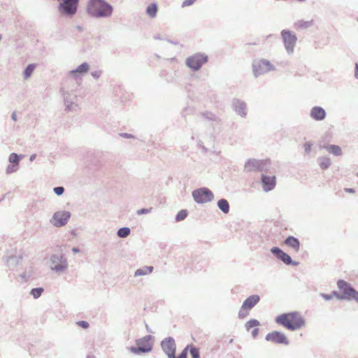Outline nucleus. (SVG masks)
<instances>
[{
	"label": "nucleus",
	"mask_w": 358,
	"mask_h": 358,
	"mask_svg": "<svg viewBox=\"0 0 358 358\" xmlns=\"http://www.w3.org/2000/svg\"><path fill=\"white\" fill-rule=\"evenodd\" d=\"M275 322L292 331L299 329L305 324L304 319L297 312L280 315L275 318Z\"/></svg>",
	"instance_id": "nucleus-1"
},
{
	"label": "nucleus",
	"mask_w": 358,
	"mask_h": 358,
	"mask_svg": "<svg viewBox=\"0 0 358 358\" xmlns=\"http://www.w3.org/2000/svg\"><path fill=\"white\" fill-rule=\"evenodd\" d=\"M87 11L92 16L103 17L111 14L112 8L102 0H91L87 5Z\"/></svg>",
	"instance_id": "nucleus-2"
},
{
	"label": "nucleus",
	"mask_w": 358,
	"mask_h": 358,
	"mask_svg": "<svg viewBox=\"0 0 358 358\" xmlns=\"http://www.w3.org/2000/svg\"><path fill=\"white\" fill-rule=\"evenodd\" d=\"M338 287L342 292L343 296H338L339 299H355L358 302V292L354 289L350 285L343 280L338 281Z\"/></svg>",
	"instance_id": "nucleus-3"
},
{
	"label": "nucleus",
	"mask_w": 358,
	"mask_h": 358,
	"mask_svg": "<svg viewBox=\"0 0 358 358\" xmlns=\"http://www.w3.org/2000/svg\"><path fill=\"white\" fill-rule=\"evenodd\" d=\"M274 69L273 65L268 60L262 59L252 63V71L256 77Z\"/></svg>",
	"instance_id": "nucleus-4"
},
{
	"label": "nucleus",
	"mask_w": 358,
	"mask_h": 358,
	"mask_svg": "<svg viewBox=\"0 0 358 358\" xmlns=\"http://www.w3.org/2000/svg\"><path fill=\"white\" fill-rule=\"evenodd\" d=\"M260 300L259 295L254 294L248 297L243 303L242 306L238 312V317L241 319L245 318L248 315L250 310H251Z\"/></svg>",
	"instance_id": "nucleus-5"
},
{
	"label": "nucleus",
	"mask_w": 358,
	"mask_h": 358,
	"mask_svg": "<svg viewBox=\"0 0 358 358\" xmlns=\"http://www.w3.org/2000/svg\"><path fill=\"white\" fill-rule=\"evenodd\" d=\"M208 61V57L203 54L197 53L186 59V64L194 71L199 70Z\"/></svg>",
	"instance_id": "nucleus-6"
},
{
	"label": "nucleus",
	"mask_w": 358,
	"mask_h": 358,
	"mask_svg": "<svg viewBox=\"0 0 358 358\" xmlns=\"http://www.w3.org/2000/svg\"><path fill=\"white\" fill-rule=\"evenodd\" d=\"M162 348L164 352L169 356V358H176V344L175 341L171 338H165L161 343ZM178 358H187L185 352H182Z\"/></svg>",
	"instance_id": "nucleus-7"
},
{
	"label": "nucleus",
	"mask_w": 358,
	"mask_h": 358,
	"mask_svg": "<svg viewBox=\"0 0 358 358\" xmlns=\"http://www.w3.org/2000/svg\"><path fill=\"white\" fill-rule=\"evenodd\" d=\"M79 0H62L59 6V10L62 14L67 15H74L78 8Z\"/></svg>",
	"instance_id": "nucleus-8"
},
{
	"label": "nucleus",
	"mask_w": 358,
	"mask_h": 358,
	"mask_svg": "<svg viewBox=\"0 0 358 358\" xmlns=\"http://www.w3.org/2000/svg\"><path fill=\"white\" fill-rule=\"evenodd\" d=\"M281 36L287 51L292 52L297 41L296 35L289 30H282L281 31Z\"/></svg>",
	"instance_id": "nucleus-9"
},
{
	"label": "nucleus",
	"mask_w": 358,
	"mask_h": 358,
	"mask_svg": "<svg viewBox=\"0 0 358 358\" xmlns=\"http://www.w3.org/2000/svg\"><path fill=\"white\" fill-rule=\"evenodd\" d=\"M194 199L197 203H206L213 199V194L211 191L207 188H201L192 192Z\"/></svg>",
	"instance_id": "nucleus-10"
},
{
	"label": "nucleus",
	"mask_w": 358,
	"mask_h": 358,
	"mask_svg": "<svg viewBox=\"0 0 358 358\" xmlns=\"http://www.w3.org/2000/svg\"><path fill=\"white\" fill-rule=\"evenodd\" d=\"M266 340L277 344L288 345L289 341L286 336L280 331H272L266 336Z\"/></svg>",
	"instance_id": "nucleus-11"
},
{
	"label": "nucleus",
	"mask_w": 358,
	"mask_h": 358,
	"mask_svg": "<svg viewBox=\"0 0 358 358\" xmlns=\"http://www.w3.org/2000/svg\"><path fill=\"white\" fill-rule=\"evenodd\" d=\"M71 214L67 211L56 212L52 220V223L56 227H62L67 223Z\"/></svg>",
	"instance_id": "nucleus-12"
},
{
	"label": "nucleus",
	"mask_w": 358,
	"mask_h": 358,
	"mask_svg": "<svg viewBox=\"0 0 358 358\" xmlns=\"http://www.w3.org/2000/svg\"><path fill=\"white\" fill-rule=\"evenodd\" d=\"M268 160L257 161L255 159H250L245 165V169L248 171H263L264 168L269 164Z\"/></svg>",
	"instance_id": "nucleus-13"
},
{
	"label": "nucleus",
	"mask_w": 358,
	"mask_h": 358,
	"mask_svg": "<svg viewBox=\"0 0 358 358\" xmlns=\"http://www.w3.org/2000/svg\"><path fill=\"white\" fill-rule=\"evenodd\" d=\"M137 345V348H131L132 352L138 354L140 352H148L152 350V345L148 339L143 338L139 341Z\"/></svg>",
	"instance_id": "nucleus-14"
},
{
	"label": "nucleus",
	"mask_w": 358,
	"mask_h": 358,
	"mask_svg": "<svg viewBox=\"0 0 358 358\" xmlns=\"http://www.w3.org/2000/svg\"><path fill=\"white\" fill-rule=\"evenodd\" d=\"M52 262L54 266L51 267V269L56 272L63 271L67 268L66 260L63 257H60V258L52 257Z\"/></svg>",
	"instance_id": "nucleus-15"
},
{
	"label": "nucleus",
	"mask_w": 358,
	"mask_h": 358,
	"mask_svg": "<svg viewBox=\"0 0 358 358\" xmlns=\"http://www.w3.org/2000/svg\"><path fill=\"white\" fill-rule=\"evenodd\" d=\"M325 116V110L320 106L313 107L310 111V117L315 120H322L324 119Z\"/></svg>",
	"instance_id": "nucleus-16"
},
{
	"label": "nucleus",
	"mask_w": 358,
	"mask_h": 358,
	"mask_svg": "<svg viewBox=\"0 0 358 358\" xmlns=\"http://www.w3.org/2000/svg\"><path fill=\"white\" fill-rule=\"evenodd\" d=\"M272 253L275 255L280 259H281L284 263L287 264H289L292 262V259L289 255L287 253L284 252L282 250L278 248H273L271 249Z\"/></svg>",
	"instance_id": "nucleus-17"
},
{
	"label": "nucleus",
	"mask_w": 358,
	"mask_h": 358,
	"mask_svg": "<svg viewBox=\"0 0 358 358\" xmlns=\"http://www.w3.org/2000/svg\"><path fill=\"white\" fill-rule=\"evenodd\" d=\"M262 183L264 185V189L265 191H269L274 188L275 185V176H266L263 175L262 177Z\"/></svg>",
	"instance_id": "nucleus-18"
},
{
	"label": "nucleus",
	"mask_w": 358,
	"mask_h": 358,
	"mask_svg": "<svg viewBox=\"0 0 358 358\" xmlns=\"http://www.w3.org/2000/svg\"><path fill=\"white\" fill-rule=\"evenodd\" d=\"M89 65L87 63H83L80 65L76 70H73L70 72L71 76L77 78L78 77V74H84L89 71Z\"/></svg>",
	"instance_id": "nucleus-19"
},
{
	"label": "nucleus",
	"mask_w": 358,
	"mask_h": 358,
	"mask_svg": "<svg viewBox=\"0 0 358 358\" xmlns=\"http://www.w3.org/2000/svg\"><path fill=\"white\" fill-rule=\"evenodd\" d=\"M285 244L292 248L295 252H298L300 248V243L297 238L293 236H289L285 241Z\"/></svg>",
	"instance_id": "nucleus-20"
},
{
	"label": "nucleus",
	"mask_w": 358,
	"mask_h": 358,
	"mask_svg": "<svg viewBox=\"0 0 358 358\" xmlns=\"http://www.w3.org/2000/svg\"><path fill=\"white\" fill-rule=\"evenodd\" d=\"M326 149L329 153H331L336 156L342 155L341 148L338 145H330L326 147Z\"/></svg>",
	"instance_id": "nucleus-21"
},
{
	"label": "nucleus",
	"mask_w": 358,
	"mask_h": 358,
	"mask_svg": "<svg viewBox=\"0 0 358 358\" xmlns=\"http://www.w3.org/2000/svg\"><path fill=\"white\" fill-rule=\"evenodd\" d=\"M218 207L220 209L224 212V213H227L229 210V203L225 199H221L217 203Z\"/></svg>",
	"instance_id": "nucleus-22"
},
{
	"label": "nucleus",
	"mask_w": 358,
	"mask_h": 358,
	"mask_svg": "<svg viewBox=\"0 0 358 358\" xmlns=\"http://www.w3.org/2000/svg\"><path fill=\"white\" fill-rule=\"evenodd\" d=\"M152 270H153L152 266H145V267H143L141 268L136 270V271L135 272V275H143L149 274V273H152Z\"/></svg>",
	"instance_id": "nucleus-23"
},
{
	"label": "nucleus",
	"mask_w": 358,
	"mask_h": 358,
	"mask_svg": "<svg viewBox=\"0 0 358 358\" xmlns=\"http://www.w3.org/2000/svg\"><path fill=\"white\" fill-rule=\"evenodd\" d=\"M157 11V6L156 3H152L147 8V13L152 17H155Z\"/></svg>",
	"instance_id": "nucleus-24"
},
{
	"label": "nucleus",
	"mask_w": 358,
	"mask_h": 358,
	"mask_svg": "<svg viewBox=\"0 0 358 358\" xmlns=\"http://www.w3.org/2000/svg\"><path fill=\"white\" fill-rule=\"evenodd\" d=\"M260 323L258 320L252 319L250 320L246 324H245V328L247 331H250L252 328H257L258 326H259Z\"/></svg>",
	"instance_id": "nucleus-25"
},
{
	"label": "nucleus",
	"mask_w": 358,
	"mask_h": 358,
	"mask_svg": "<svg viewBox=\"0 0 358 358\" xmlns=\"http://www.w3.org/2000/svg\"><path fill=\"white\" fill-rule=\"evenodd\" d=\"M34 69H35L34 64L28 65L24 71V78H26V79L28 78L32 74L33 71H34Z\"/></svg>",
	"instance_id": "nucleus-26"
},
{
	"label": "nucleus",
	"mask_w": 358,
	"mask_h": 358,
	"mask_svg": "<svg viewBox=\"0 0 358 358\" xmlns=\"http://www.w3.org/2000/svg\"><path fill=\"white\" fill-rule=\"evenodd\" d=\"M130 234V229L127 227L120 228L117 231V235L120 237L125 238L128 236Z\"/></svg>",
	"instance_id": "nucleus-27"
},
{
	"label": "nucleus",
	"mask_w": 358,
	"mask_h": 358,
	"mask_svg": "<svg viewBox=\"0 0 358 358\" xmlns=\"http://www.w3.org/2000/svg\"><path fill=\"white\" fill-rule=\"evenodd\" d=\"M331 164V161L327 157H323L320 159V166L322 169H327Z\"/></svg>",
	"instance_id": "nucleus-28"
},
{
	"label": "nucleus",
	"mask_w": 358,
	"mask_h": 358,
	"mask_svg": "<svg viewBox=\"0 0 358 358\" xmlns=\"http://www.w3.org/2000/svg\"><path fill=\"white\" fill-rule=\"evenodd\" d=\"M9 161L10 163L13 164V165L18 166L19 157L15 153H12L9 157Z\"/></svg>",
	"instance_id": "nucleus-29"
},
{
	"label": "nucleus",
	"mask_w": 358,
	"mask_h": 358,
	"mask_svg": "<svg viewBox=\"0 0 358 358\" xmlns=\"http://www.w3.org/2000/svg\"><path fill=\"white\" fill-rule=\"evenodd\" d=\"M43 292V288H34V289H32L31 294L35 299H37L41 295Z\"/></svg>",
	"instance_id": "nucleus-30"
},
{
	"label": "nucleus",
	"mask_w": 358,
	"mask_h": 358,
	"mask_svg": "<svg viewBox=\"0 0 358 358\" xmlns=\"http://www.w3.org/2000/svg\"><path fill=\"white\" fill-rule=\"evenodd\" d=\"M187 215V213L185 210H180L176 215V221L183 220Z\"/></svg>",
	"instance_id": "nucleus-31"
},
{
	"label": "nucleus",
	"mask_w": 358,
	"mask_h": 358,
	"mask_svg": "<svg viewBox=\"0 0 358 358\" xmlns=\"http://www.w3.org/2000/svg\"><path fill=\"white\" fill-rule=\"evenodd\" d=\"M190 355L192 358H199L200 357L199 349H197L196 348H192L190 349Z\"/></svg>",
	"instance_id": "nucleus-32"
},
{
	"label": "nucleus",
	"mask_w": 358,
	"mask_h": 358,
	"mask_svg": "<svg viewBox=\"0 0 358 358\" xmlns=\"http://www.w3.org/2000/svg\"><path fill=\"white\" fill-rule=\"evenodd\" d=\"M245 104L240 103L237 108V111L239 113L240 115H245Z\"/></svg>",
	"instance_id": "nucleus-33"
},
{
	"label": "nucleus",
	"mask_w": 358,
	"mask_h": 358,
	"mask_svg": "<svg viewBox=\"0 0 358 358\" xmlns=\"http://www.w3.org/2000/svg\"><path fill=\"white\" fill-rule=\"evenodd\" d=\"M64 189L62 187H57L54 188V192L57 195H62L64 193Z\"/></svg>",
	"instance_id": "nucleus-34"
},
{
	"label": "nucleus",
	"mask_w": 358,
	"mask_h": 358,
	"mask_svg": "<svg viewBox=\"0 0 358 358\" xmlns=\"http://www.w3.org/2000/svg\"><path fill=\"white\" fill-rule=\"evenodd\" d=\"M152 210V208H142V209H140L137 211V214L141 215H143L144 213H148L150 212H151Z\"/></svg>",
	"instance_id": "nucleus-35"
},
{
	"label": "nucleus",
	"mask_w": 358,
	"mask_h": 358,
	"mask_svg": "<svg viewBox=\"0 0 358 358\" xmlns=\"http://www.w3.org/2000/svg\"><path fill=\"white\" fill-rule=\"evenodd\" d=\"M77 324L83 329H87L89 327V324L85 321H79L77 322Z\"/></svg>",
	"instance_id": "nucleus-36"
},
{
	"label": "nucleus",
	"mask_w": 358,
	"mask_h": 358,
	"mask_svg": "<svg viewBox=\"0 0 358 358\" xmlns=\"http://www.w3.org/2000/svg\"><path fill=\"white\" fill-rule=\"evenodd\" d=\"M196 0H185L183 1L182 6L187 7L189 6L195 2Z\"/></svg>",
	"instance_id": "nucleus-37"
},
{
	"label": "nucleus",
	"mask_w": 358,
	"mask_h": 358,
	"mask_svg": "<svg viewBox=\"0 0 358 358\" xmlns=\"http://www.w3.org/2000/svg\"><path fill=\"white\" fill-rule=\"evenodd\" d=\"M18 166L10 165L7 168V173H10L17 171Z\"/></svg>",
	"instance_id": "nucleus-38"
},
{
	"label": "nucleus",
	"mask_w": 358,
	"mask_h": 358,
	"mask_svg": "<svg viewBox=\"0 0 358 358\" xmlns=\"http://www.w3.org/2000/svg\"><path fill=\"white\" fill-rule=\"evenodd\" d=\"M296 25L298 28H304L308 26V23L304 22L303 21H299L296 23Z\"/></svg>",
	"instance_id": "nucleus-39"
},
{
	"label": "nucleus",
	"mask_w": 358,
	"mask_h": 358,
	"mask_svg": "<svg viewBox=\"0 0 358 358\" xmlns=\"http://www.w3.org/2000/svg\"><path fill=\"white\" fill-rule=\"evenodd\" d=\"M303 148H304L305 152L306 153H309L311 150V144H310L309 143H306L303 145Z\"/></svg>",
	"instance_id": "nucleus-40"
},
{
	"label": "nucleus",
	"mask_w": 358,
	"mask_h": 358,
	"mask_svg": "<svg viewBox=\"0 0 358 358\" xmlns=\"http://www.w3.org/2000/svg\"><path fill=\"white\" fill-rule=\"evenodd\" d=\"M258 333H259V329L257 328H255L252 331V334L253 337H256L257 336Z\"/></svg>",
	"instance_id": "nucleus-41"
},
{
	"label": "nucleus",
	"mask_w": 358,
	"mask_h": 358,
	"mask_svg": "<svg viewBox=\"0 0 358 358\" xmlns=\"http://www.w3.org/2000/svg\"><path fill=\"white\" fill-rule=\"evenodd\" d=\"M345 191L346 192H349V193H355V190L353 189H351V188H345Z\"/></svg>",
	"instance_id": "nucleus-42"
},
{
	"label": "nucleus",
	"mask_w": 358,
	"mask_h": 358,
	"mask_svg": "<svg viewBox=\"0 0 358 358\" xmlns=\"http://www.w3.org/2000/svg\"><path fill=\"white\" fill-rule=\"evenodd\" d=\"M355 76L357 78H358V64H356V72H355Z\"/></svg>",
	"instance_id": "nucleus-43"
},
{
	"label": "nucleus",
	"mask_w": 358,
	"mask_h": 358,
	"mask_svg": "<svg viewBox=\"0 0 358 358\" xmlns=\"http://www.w3.org/2000/svg\"><path fill=\"white\" fill-rule=\"evenodd\" d=\"M73 251L74 252H78V250L77 248H73Z\"/></svg>",
	"instance_id": "nucleus-44"
},
{
	"label": "nucleus",
	"mask_w": 358,
	"mask_h": 358,
	"mask_svg": "<svg viewBox=\"0 0 358 358\" xmlns=\"http://www.w3.org/2000/svg\"><path fill=\"white\" fill-rule=\"evenodd\" d=\"M324 298H325L326 299H331V297H329V296H324Z\"/></svg>",
	"instance_id": "nucleus-45"
},
{
	"label": "nucleus",
	"mask_w": 358,
	"mask_h": 358,
	"mask_svg": "<svg viewBox=\"0 0 358 358\" xmlns=\"http://www.w3.org/2000/svg\"><path fill=\"white\" fill-rule=\"evenodd\" d=\"M357 176H358V173H357Z\"/></svg>",
	"instance_id": "nucleus-46"
}]
</instances>
